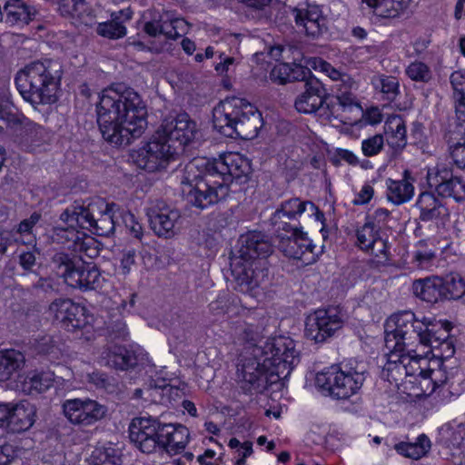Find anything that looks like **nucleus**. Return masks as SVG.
<instances>
[{
  "label": "nucleus",
  "mask_w": 465,
  "mask_h": 465,
  "mask_svg": "<svg viewBox=\"0 0 465 465\" xmlns=\"http://www.w3.org/2000/svg\"><path fill=\"white\" fill-rule=\"evenodd\" d=\"M237 451L240 459L236 460L235 465H243L246 458L252 453V443L251 441H244Z\"/></svg>",
  "instance_id": "obj_64"
},
{
  "label": "nucleus",
  "mask_w": 465,
  "mask_h": 465,
  "mask_svg": "<svg viewBox=\"0 0 465 465\" xmlns=\"http://www.w3.org/2000/svg\"><path fill=\"white\" fill-rule=\"evenodd\" d=\"M36 251L34 249L32 251L22 252L19 254V264L25 271H31L35 266L36 262L35 256Z\"/></svg>",
  "instance_id": "obj_60"
},
{
  "label": "nucleus",
  "mask_w": 465,
  "mask_h": 465,
  "mask_svg": "<svg viewBox=\"0 0 465 465\" xmlns=\"http://www.w3.org/2000/svg\"><path fill=\"white\" fill-rule=\"evenodd\" d=\"M133 14L131 8L113 13L109 21L97 25V34L109 39L123 38L127 33L124 24L132 19Z\"/></svg>",
  "instance_id": "obj_23"
},
{
  "label": "nucleus",
  "mask_w": 465,
  "mask_h": 465,
  "mask_svg": "<svg viewBox=\"0 0 465 465\" xmlns=\"http://www.w3.org/2000/svg\"><path fill=\"white\" fill-rule=\"evenodd\" d=\"M387 143L395 153H400L407 144L406 124L400 115H392L385 123Z\"/></svg>",
  "instance_id": "obj_25"
},
{
  "label": "nucleus",
  "mask_w": 465,
  "mask_h": 465,
  "mask_svg": "<svg viewBox=\"0 0 465 465\" xmlns=\"http://www.w3.org/2000/svg\"><path fill=\"white\" fill-rule=\"evenodd\" d=\"M35 405L28 401L13 403L5 430L12 433H21L29 430L35 421Z\"/></svg>",
  "instance_id": "obj_20"
},
{
  "label": "nucleus",
  "mask_w": 465,
  "mask_h": 465,
  "mask_svg": "<svg viewBox=\"0 0 465 465\" xmlns=\"http://www.w3.org/2000/svg\"><path fill=\"white\" fill-rule=\"evenodd\" d=\"M157 131L168 143H174L177 152H183L184 145L188 144L196 133V124L188 114H181L177 116H167L163 119Z\"/></svg>",
  "instance_id": "obj_16"
},
{
  "label": "nucleus",
  "mask_w": 465,
  "mask_h": 465,
  "mask_svg": "<svg viewBox=\"0 0 465 465\" xmlns=\"http://www.w3.org/2000/svg\"><path fill=\"white\" fill-rule=\"evenodd\" d=\"M435 259V252L433 250L428 248L425 240L420 241L416 245V250L413 252V262L419 268H427Z\"/></svg>",
  "instance_id": "obj_44"
},
{
  "label": "nucleus",
  "mask_w": 465,
  "mask_h": 465,
  "mask_svg": "<svg viewBox=\"0 0 465 465\" xmlns=\"http://www.w3.org/2000/svg\"><path fill=\"white\" fill-rule=\"evenodd\" d=\"M92 465H122L119 450L113 447L95 450L91 456Z\"/></svg>",
  "instance_id": "obj_43"
},
{
  "label": "nucleus",
  "mask_w": 465,
  "mask_h": 465,
  "mask_svg": "<svg viewBox=\"0 0 465 465\" xmlns=\"http://www.w3.org/2000/svg\"><path fill=\"white\" fill-rule=\"evenodd\" d=\"M51 266L64 282L82 291L94 290L100 286L101 274L92 264H84L76 257L63 252H55L51 259Z\"/></svg>",
  "instance_id": "obj_10"
},
{
  "label": "nucleus",
  "mask_w": 465,
  "mask_h": 465,
  "mask_svg": "<svg viewBox=\"0 0 465 465\" xmlns=\"http://www.w3.org/2000/svg\"><path fill=\"white\" fill-rule=\"evenodd\" d=\"M430 440L425 434H420L415 442L401 441L395 444V450L401 456L412 460H420L430 450Z\"/></svg>",
  "instance_id": "obj_33"
},
{
  "label": "nucleus",
  "mask_w": 465,
  "mask_h": 465,
  "mask_svg": "<svg viewBox=\"0 0 465 465\" xmlns=\"http://www.w3.org/2000/svg\"><path fill=\"white\" fill-rule=\"evenodd\" d=\"M366 373L364 362L351 359L318 372L315 384L331 398L346 401L359 393Z\"/></svg>",
  "instance_id": "obj_8"
},
{
  "label": "nucleus",
  "mask_w": 465,
  "mask_h": 465,
  "mask_svg": "<svg viewBox=\"0 0 465 465\" xmlns=\"http://www.w3.org/2000/svg\"><path fill=\"white\" fill-rule=\"evenodd\" d=\"M240 242L241 247L230 262L234 289L255 297L268 278L265 258L272 252V245L263 233L255 231L242 235Z\"/></svg>",
  "instance_id": "obj_4"
},
{
  "label": "nucleus",
  "mask_w": 465,
  "mask_h": 465,
  "mask_svg": "<svg viewBox=\"0 0 465 465\" xmlns=\"http://www.w3.org/2000/svg\"><path fill=\"white\" fill-rule=\"evenodd\" d=\"M25 363V357L20 351H0V381L10 380L15 373L23 369Z\"/></svg>",
  "instance_id": "obj_26"
},
{
  "label": "nucleus",
  "mask_w": 465,
  "mask_h": 465,
  "mask_svg": "<svg viewBox=\"0 0 465 465\" xmlns=\"http://www.w3.org/2000/svg\"><path fill=\"white\" fill-rule=\"evenodd\" d=\"M116 214L119 217V223H122L124 224L126 228L130 230V232L134 234V236L137 239H141L143 235L142 225L136 220L134 214L130 211L125 210H118Z\"/></svg>",
  "instance_id": "obj_47"
},
{
  "label": "nucleus",
  "mask_w": 465,
  "mask_h": 465,
  "mask_svg": "<svg viewBox=\"0 0 465 465\" xmlns=\"http://www.w3.org/2000/svg\"><path fill=\"white\" fill-rule=\"evenodd\" d=\"M4 10L6 14V22L11 25H27L36 14L34 7L22 0H8L5 4Z\"/></svg>",
  "instance_id": "obj_28"
},
{
  "label": "nucleus",
  "mask_w": 465,
  "mask_h": 465,
  "mask_svg": "<svg viewBox=\"0 0 465 465\" xmlns=\"http://www.w3.org/2000/svg\"><path fill=\"white\" fill-rule=\"evenodd\" d=\"M437 192L442 197L452 198L457 202L465 199V186L457 178L450 180L442 178V182L437 186Z\"/></svg>",
  "instance_id": "obj_41"
},
{
  "label": "nucleus",
  "mask_w": 465,
  "mask_h": 465,
  "mask_svg": "<svg viewBox=\"0 0 465 465\" xmlns=\"http://www.w3.org/2000/svg\"><path fill=\"white\" fill-rule=\"evenodd\" d=\"M445 205H433V207L421 209L420 219L422 221H431L439 218L440 215H448Z\"/></svg>",
  "instance_id": "obj_59"
},
{
  "label": "nucleus",
  "mask_w": 465,
  "mask_h": 465,
  "mask_svg": "<svg viewBox=\"0 0 465 465\" xmlns=\"http://www.w3.org/2000/svg\"><path fill=\"white\" fill-rule=\"evenodd\" d=\"M301 57L295 54L293 62L291 63L290 82L303 81L305 84L307 79L312 77L309 68L297 63Z\"/></svg>",
  "instance_id": "obj_51"
},
{
  "label": "nucleus",
  "mask_w": 465,
  "mask_h": 465,
  "mask_svg": "<svg viewBox=\"0 0 465 465\" xmlns=\"http://www.w3.org/2000/svg\"><path fill=\"white\" fill-rule=\"evenodd\" d=\"M450 79L454 93L465 94V72L455 71L451 74Z\"/></svg>",
  "instance_id": "obj_61"
},
{
  "label": "nucleus",
  "mask_w": 465,
  "mask_h": 465,
  "mask_svg": "<svg viewBox=\"0 0 465 465\" xmlns=\"http://www.w3.org/2000/svg\"><path fill=\"white\" fill-rule=\"evenodd\" d=\"M54 374L51 371L29 372L21 382V390L26 394L42 393L54 385Z\"/></svg>",
  "instance_id": "obj_29"
},
{
  "label": "nucleus",
  "mask_w": 465,
  "mask_h": 465,
  "mask_svg": "<svg viewBox=\"0 0 465 465\" xmlns=\"http://www.w3.org/2000/svg\"><path fill=\"white\" fill-rule=\"evenodd\" d=\"M189 436L185 426L163 423L153 416L136 417L129 425L131 442L146 454L162 450L171 456L176 455L186 448Z\"/></svg>",
  "instance_id": "obj_5"
},
{
  "label": "nucleus",
  "mask_w": 465,
  "mask_h": 465,
  "mask_svg": "<svg viewBox=\"0 0 465 465\" xmlns=\"http://www.w3.org/2000/svg\"><path fill=\"white\" fill-rule=\"evenodd\" d=\"M83 236V232L77 231L74 225L68 224L67 227H54L52 238L54 242L77 252L81 251L84 244Z\"/></svg>",
  "instance_id": "obj_34"
},
{
  "label": "nucleus",
  "mask_w": 465,
  "mask_h": 465,
  "mask_svg": "<svg viewBox=\"0 0 465 465\" xmlns=\"http://www.w3.org/2000/svg\"><path fill=\"white\" fill-rule=\"evenodd\" d=\"M343 85L344 90H342L341 85H339V94L336 95V98L339 100L341 108L345 110L347 107L358 105L356 96L351 93L352 89H350L348 84Z\"/></svg>",
  "instance_id": "obj_55"
},
{
  "label": "nucleus",
  "mask_w": 465,
  "mask_h": 465,
  "mask_svg": "<svg viewBox=\"0 0 465 465\" xmlns=\"http://www.w3.org/2000/svg\"><path fill=\"white\" fill-rule=\"evenodd\" d=\"M305 206L297 205V210H291L282 205L280 209L273 213L270 219L274 231L273 242L278 240L279 235L283 237L296 235V232L300 230L296 226L292 225L289 221L294 220L298 214H302L305 211Z\"/></svg>",
  "instance_id": "obj_21"
},
{
  "label": "nucleus",
  "mask_w": 465,
  "mask_h": 465,
  "mask_svg": "<svg viewBox=\"0 0 465 465\" xmlns=\"http://www.w3.org/2000/svg\"><path fill=\"white\" fill-rule=\"evenodd\" d=\"M135 262V251L128 250L123 253V257L121 259V271L123 274H128L130 272L131 267Z\"/></svg>",
  "instance_id": "obj_62"
},
{
  "label": "nucleus",
  "mask_w": 465,
  "mask_h": 465,
  "mask_svg": "<svg viewBox=\"0 0 465 465\" xmlns=\"http://www.w3.org/2000/svg\"><path fill=\"white\" fill-rule=\"evenodd\" d=\"M322 70L326 72L332 80H340L342 84H348L350 89H353L356 86V83L351 78V76L341 74L328 63H322Z\"/></svg>",
  "instance_id": "obj_53"
},
{
  "label": "nucleus",
  "mask_w": 465,
  "mask_h": 465,
  "mask_svg": "<svg viewBox=\"0 0 465 465\" xmlns=\"http://www.w3.org/2000/svg\"><path fill=\"white\" fill-rule=\"evenodd\" d=\"M322 111H324L323 114L326 118H338L343 109L336 96H331L327 93V98L324 101V109Z\"/></svg>",
  "instance_id": "obj_54"
},
{
  "label": "nucleus",
  "mask_w": 465,
  "mask_h": 465,
  "mask_svg": "<svg viewBox=\"0 0 465 465\" xmlns=\"http://www.w3.org/2000/svg\"><path fill=\"white\" fill-rule=\"evenodd\" d=\"M342 315L336 308L320 309L309 314L304 334L314 342H323L342 327Z\"/></svg>",
  "instance_id": "obj_12"
},
{
  "label": "nucleus",
  "mask_w": 465,
  "mask_h": 465,
  "mask_svg": "<svg viewBox=\"0 0 465 465\" xmlns=\"http://www.w3.org/2000/svg\"><path fill=\"white\" fill-rule=\"evenodd\" d=\"M104 354V364L116 370L126 371L138 364L136 352L123 346L114 345Z\"/></svg>",
  "instance_id": "obj_24"
},
{
  "label": "nucleus",
  "mask_w": 465,
  "mask_h": 465,
  "mask_svg": "<svg viewBox=\"0 0 465 465\" xmlns=\"http://www.w3.org/2000/svg\"><path fill=\"white\" fill-rule=\"evenodd\" d=\"M61 220L70 226H78L90 230L94 226V218L88 207L84 205H73L67 208L62 214Z\"/></svg>",
  "instance_id": "obj_32"
},
{
  "label": "nucleus",
  "mask_w": 465,
  "mask_h": 465,
  "mask_svg": "<svg viewBox=\"0 0 465 465\" xmlns=\"http://www.w3.org/2000/svg\"><path fill=\"white\" fill-rule=\"evenodd\" d=\"M384 139L381 134H375L361 142V151L367 157L377 155L383 148Z\"/></svg>",
  "instance_id": "obj_49"
},
{
  "label": "nucleus",
  "mask_w": 465,
  "mask_h": 465,
  "mask_svg": "<svg viewBox=\"0 0 465 465\" xmlns=\"http://www.w3.org/2000/svg\"><path fill=\"white\" fill-rule=\"evenodd\" d=\"M19 450H15L12 445H0V465H9L18 459Z\"/></svg>",
  "instance_id": "obj_56"
},
{
  "label": "nucleus",
  "mask_w": 465,
  "mask_h": 465,
  "mask_svg": "<svg viewBox=\"0 0 465 465\" xmlns=\"http://www.w3.org/2000/svg\"><path fill=\"white\" fill-rule=\"evenodd\" d=\"M300 234H302V231L297 232L296 235H292L291 237L279 235L278 240L274 243L285 256L295 260L303 258V252L299 251Z\"/></svg>",
  "instance_id": "obj_42"
},
{
  "label": "nucleus",
  "mask_w": 465,
  "mask_h": 465,
  "mask_svg": "<svg viewBox=\"0 0 465 465\" xmlns=\"http://www.w3.org/2000/svg\"><path fill=\"white\" fill-rule=\"evenodd\" d=\"M296 25L307 35L318 37L327 29L326 18L318 5H309L306 9L293 8Z\"/></svg>",
  "instance_id": "obj_19"
},
{
  "label": "nucleus",
  "mask_w": 465,
  "mask_h": 465,
  "mask_svg": "<svg viewBox=\"0 0 465 465\" xmlns=\"http://www.w3.org/2000/svg\"><path fill=\"white\" fill-rule=\"evenodd\" d=\"M291 63H281L275 65L271 71L272 81L279 84L290 82Z\"/></svg>",
  "instance_id": "obj_52"
},
{
  "label": "nucleus",
  "mask_w": 465,
  "mask_h": 465,
  "mask_svg": "<svg viewBox=\"0 0 465 465\" xmlns=\"http://www.w3.org/2000/svg\"><path fill=\"white\" fill-rule=\"evenodd\" d=\"M442 287L443 278L439 276L418 279L412 282L413 294L420 300L429 303H437L443 301Z\"/></svg>",
  "instance_id": "obj_22"
},
{
  "label": "nucleus",
  "mask_w": 465,
  "mask_h": 465,
  "mask_svg": "<svg viewBox=\"0 0 465 465\" xmlns=\"http://www.w3.org/2000/svg\"><path fill=\"white\" fill-rule=\"evenodd\" d=\"M232 332L239 341L252 345H255L262 338V331L257 325L242 321L233 323Z\"/></svg>",
  "instance_id": "obj_38"
},
{
  "label": "nucleus",
  "mask_w": 465,
  "mask_h": 465,
  "mask_svg": "<svg viewBox=\"0 0 465 465\" xmlns=\"http://www.w3.org/2000/svg\"><path fill=\"white\" fill-rule=\"evenodd\" d=\"M213 126L227 137L252 140L262 127L259 110L245 99L231 97L222 101L213 112Z\"/></svg>",
  "instance_id": "obj_6"
},
{
  "label": "nucleus",
  "mask_w": 465,
  "mask_h": 465,
  "mask_svg": "<svg viewBox=\"0 0 465 465\" xmlns=\"http://www.w3.org/2000/svg\"><path fill=\"white\" fill-rule=\"evenodd\" d=\"M355 244L371 255L377 265H385L391 260L388 239L383 237L380 227L371 222L365 223L356 230Z\"/></svg>",
  "instance_id": "obj_13"
},
{
  "label": "nucleus",
  "mask_w": 465,
  "mask_h": 465,
  "mask_svg": "<svg viewBox=\"0 0 465 465\" xmlns=\"http://www.w3.org/2000/svg\"><path fill=\"white\" fill-rule=\"evenodd\" d=\"M443 300H457L465 294V282L458 274H450L443 278Z\"/></svg>",
  "instance_id": "obj_40"
},
{
  "label": "nucleus",
  "mask_w": 465,
  "mask_h": 465,
  "mask_svg": "<svg viewBox=\"0 0 465 465\" xmlns=\"http://www.w3.org/2000/svg\"><path fill=\"white\" fill-rule=\"evenodd\" d=\"M63 413L70 423L90 426L102 420L107 411L104 405L91 399H69L62 404Z\"/></svg>",
  "instance_id": "obj_15"
},
{
  "label": "nucleus",
  "mask_w": 465,
  "mask_h": 465,
  "mask_svg": "<svg viewBox=\"0 0 465 465\" xmlns=\"http://www.w3.org/2000/svg\"><path fill=\"white\" fill-rule=\"evenodd\" d=\"M379 82L384 98L390 102L394 101L400 93L399 81L393 76L381 75Z\"/></svg>",
  "instance_id": "obj_46"
},
{
  "label": "nucleus",
  "mask_w": 465,
  "mask_h": 465,
  "mask_svg": "<svg viewBox=\"0 0 465 465\" xmlns=\"http://www.w3.org/2000/svg\"><path fill=\"white\" fill-rule=\"evenodd\" d=\"M405 72L412 81L428 83L431 79L430 67L422 62H412L407 66Z\"/></svg>",
  "instance_id": "obj_45"
},
{
  "label": "nucleus",
  "mask_w": 465,
  "mask_h": 465,
  "mask_svg": "<svg viewBox=\"0 0 465 465\" xmlns=\"http://www.w3.org/2000/svg\"><path fill=\"white\" fill-rule=\"evenodd\" d=\"M299 251L303 252V258H298L305 264H310L316 261L317 253L315 252V245L307 237V234L302 232L300 234Z\"/></svg>",
  "instance_id": "obj_50"
},
{
  "label": "nucleus",
  "mask_w": 465,
  "mask_h": 465,
  "mask_svg": "<svg viewBox=\"0 0 465 465\" xmlns=\"http://www.w3.org/2000/svg\"><path fill=\"white\" fill-rule=\"evenodd\" d=\"M61 77V66L57 62L35 61L17 73L15 84L23 98L33 106L51 104L56 101Z\"/></svg>",
  "instance_id": "obj_7"
},
{
  "label": "nucleus",
  "mask_w": 465,
  "mask_h": 465,
  "mask_svg": "<svg viewBox=\"0 0 465 465\" xmlns=\"http://www.w3.org/2000/svg\"><path fill=\"white\" fill-rule=\"evenodd\" d=\"M450 155L454 164L462 169L465 167V126H455L447 135Z\"/></svg>",
  "instance_id": "obj_27"
},
{
  "label": "nucleus",
  "mask_w": 465,
  "mask_h": 465,
  "mask_svg": "<svg viewBox=\"0 0 465 465\" xmlns=\"http://www.w3.org/2000/svg\"><path fill=\"white\" fill-rule=\"evenodd\" d=\"M178 153L176 145L168 143L156 131L145 144L132 154V157L139 168L153 173L165 169Z\"/></svg>",
  "instance_id": "obj_11"
},
{
  "label": "nucleus",
  "mask_w": 465,
  "mask_h": 465,
  "mask_svg": "<svg viewBox=\"0 0 465 465\" xmlns=\"http://www.w3.org/2000/svg\"><path fill=\"white\" fill-rule=\"evenodd\" d=\"M375 15L395 17L407 7L404 0H361Z\"/></svg>",
  "instance_id": "obj_31"
},
{
  "label": "nucleus",
  "mask_w": 465,
  "mask_h": 465,
  "mask_svg": "<svg viewBox=\"0 0 465 465\" xmlns=\"http://www.w3.org/2000/svg\"><path fill=\"white\" fill-rule=\"evenodd\" d=\"M387 197L392 203H403L411 199L414 188L413 185L406 180L387 182Z\"/></svg>",
  "instance_id": "obj_37"
},
{
  "label": "nucleus",
  "mask_w": 465,
  "mask_h": 465,
  "mask_svg": "<svg viewBox=\"0 0 465 465\" xmlns=\"http://www.w3.org/2000/svg\"><path fill=\"white\" fill-rule=\"evenodd\" d=\"M88 381L96 388L109 390L113 386L112 380L103 372L94 371L88 375Z\"/></svg>",
  "instance_id": "obj_58"
},
{
  "label": "nucleus",
  "mask_w": 465,
  "mask_h": 465,
  "mask_svg": "<svg viewBox=\"0 0 465 465\" xmlns=\"http://www.w3.org/2000/svg\"><path fill=\"white\" fill-rule=\"evenodd\" d=\"M289 53H292L293 54H298L299 56H302L301 52L295 46L284 47V46L278 45V46L272 47L270 50V55L275 60H279L281 57H283L282 54H289Z\"/></svg>",
  "instance_id": "obj_63"
},
{
  "label": "nucleus",
  "mask_w": 465,
  "mask_h": 465,
  "mask_svg": "<svg viewBox=\"0 0 465 465\" xmlns=\"http://www.w3.org/2000/svg\"><path fill=\"white\" fill-rule=\"evenodd\" d=\"M146 106L131 88L104 90L97 104V123L105 141L127 145L147 127Z\"/></svg>",
  "instance_id": "obj_2"
},
{
  "label": "nucleus",
  "mask_w": 465,
  "mask_h": 465,
  "mask_svg": "<svg viewBox=\"0 0 465 465\" xmlns=\"http://www.w3.org/2000/svg\"><path fill=\"white\" fill-rule=\"evenodd\" d=\"M256 350L255 357L246 359L237 371L245 391H262L270 381H274L272 377L287 378L300 361L294 341L288 337L268 340Z\"/></svg>",
  "instance_id": "obj_3"
},
{
  "label": "nucleus",
  "mask_w": 465,
  "mask_h": 465,
  "mask_svg": "<svg viewBox=\"0 0 465 465\" xmlns=\"http://www.w3.org/2000/svg\"><path fill=\"white\" fill-rule=\"evenodd\" d=\"M401 352L396 350L390 351L387 362L381 371L382 378L396 384L405 378Z\"/></svg>",
  "instance_id": "obj_36"
},
{
  "label": "nucleus",
  "mask_w": 465,
  "mask_h": 465,
  "mask_svg": "<svg viewBox=\"0 0 465 465\" xmlns=\"http://www.w3.org/2000/svg\"><path fill=\"white\" fill-rule=\"evenodd\" d=\"M41 214L34 213L27 219H24L19 223L16 228V232L20 234H30L34 226L40 221Z\"/></svg>",
  "instance_id": "obj_57"
},
{
  "label": "nucleus",
  "mask_w": 465,
  "mask_h": 465,
  "mask_svg": "<svg viewBox=\"0 0 465 465\" xmlns=\"http://www.w3.org/2000/svg\"><path fill=\"white\" fill-rule=\"evenodd\" d=\"M147 215L151 228L158 236L171 238L174 235V225L180 218L178 210L171 205H155L148 208Z\"/></svg>",
  "instance_id": "obj_18"
},
{
  "label": "nucleus",
  "mask_w": 465,
  "mask_h": 465,
  "mask_svg": "<svg viewBox=\"0 0 465 465\" xmlns=\"http://www.w3.org/2000/svg\"><path fill=\"white\" fill-rule=\"evenodd\" d=\"M411 351H407V353H404V351L401 352L403 367L405 369V377L419 375L422 379V381H426L428 379H432L433 381H436L434 376L441 374V371L422 369L421 366L420 365V361L423 359L416 354L411 355Z\"/></svg>",
  "instance_id": "obj_35"
},
{
  "label": "nucleus",
  "mask_w": 465,
  "mask_h": 465,
  "mask_svg": "<svg viewBox=\"0 0 465 465\" xmlns=\"http://www.w3.org/2000/svg\"><path fill=\"white\" fill-rule=\"evenodd\" d=\"M437 324L431 320L416 319L411 311H404L390 318L385 329V346L389 351H413L417 344L424 345Z\"/></svg>",
  "instance_id": "obj_9"
},
{
  "label": "nucleus",
  "mask_w": 465,
  "mask_h": 465,
  "mask_svg": "<svg viewBox=\"0 0 465 465\" xmlns=\"http://www.w3.org/2000/svg\"><path fill=\"white\" fill-rule=\"evenodd\" d=\"M327 98V90L322 83L316 77L306 80L302 93L297 96L294 106L303 114H312L324 109V101Z\"/></svg>",
  "instance_id": "obj_17"
},
{
  "label": "nucleus",
  "mask_w": 465,
  "mask_h": 465,
  "mask_svg": "<svg viewBox=\"0 0 465 465\" xmlns=\"http://www.w3.org/2000/svg\"><path fill=\"white\" fill-rule=\"evenodd\" d=\"M440 328H442L441 333L437 335V327H434V331H431V335L427 337L428 341H425L423 346L430 347L432 350H440V357L450 358L454 355L455 348L451 338L449 337L450 328L440 322Z\"/></svg>",
  "instance_id": "obj_30"
},
{
  "label": "nucleus",
  "mask_w": 465,
  "mask_h": 465,
  "mask_svg": "<svg viewBox=\"0 0 465 465\" xmlns=\"http://www.w3.org/2000/svg\"><path fill=\"white\" fill-rule=\"evenodd\" d=\"M106 206L105 212L99 218H94V226L90 229V231L99 236H109L114 232L115 224L119 223V217L116 212L111 213L114 205H111V208H108L109 205Z\"/></svg>",
  "instance_id": "obj_39"
},
{
  "label": "nucleus",
  "mask_w": 465,
  "mask_h": 465,
  "mask_svg": "<svg viewBox=\"0 0 465 465\" xmlns=\"http://www.w3.org/2000/svg\"><path fill=\"white\" fill-rule=\"evenodd\" d=\"M48 314L68 331L82 330L89 324L90 316L86 308L67 298L53 301L49 305Z\"/></svg>",
  "instance_id": "obj_14"
},
{
  "label": "nucleus",
  "mask_w": 465,
  "mask_h": 465,
  "mask_svg": "<svg viewBox=\"0 0 465 465\" xmlns=\"http://www.w3.org/2000/svg\"><path fill=\"white\" fill-rule=\"evenodd\" d=\"M251 173L250 161L229 153L218 159H193L185 165L182 179V201L187 203H218L228 195V183Z\"/></svg>",
  "instance_id": "obj_1"
},
{
  "label": "nucleus",
  "mask_w": 465,
  "mask_h": 465,
  "mask_svg": "<svg viewBox=\"0 0 465 465\" xmlns=\"http://www.w3.org/2000/svg\"><path fill=\"white\" fill-rule=\"evenodd\" d=\"M84 5V0H60L58 10L63 16H80Z\"/></svg>",
  "instance_id": "obj_48"
}]
</instances>
